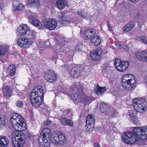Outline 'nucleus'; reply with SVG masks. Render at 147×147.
<instances>
[{"mask_svg": "<svg viewBox=\"0 0 147 147\" xmlns=\"http://www.w3.org/2000/svg\"><path fill=\"white\" fill-rule=\"evenodd\" d=\"M135 25L134 22L133 21L129 22L128 24L125 25L123 27V32H129L131 30Z\"/></svg>", "mask_w": 147, "mask_h": 147, "instance_id": "nucleus-21", "label": "nucleus"}, {"mask_svg": "<svg viewBox=\"0 0 147 147\" xmlns=\"http://www.w3.org/2000/svg\"><path fill=\"white\" fill-rule=\"evenodd\" d=\"M60 123L63 125H67L69 126H72L73 124V122L70 119L66 118H62L60 119Z\"/></svg>", "mask_w": 147, "mask_h": 147, "instance_id": "nucleus-27", "label": "nucleus"}, {"mask_svg": "<svg viewBox=\"0 0 147 147\" xmlns=\"http://www.w3.org/2000/svg\"><path fill=\"white\" fill-rule=\"evenodd\" d=\"M131 120L134 124L138 125H140V123L138 117L133 118Z\"/></svg>", "mask_w": 147, "mask_h": 147, "instance_id": "nucleus-33", "label": "nucleus"}, {"mask_svg": "<svg viewBox=\"0 0 147 147\" xmlns=\"http://www.w3.org/2000/svg\"><path fill=\"white\" fill-rule=\"evenodd\" d=\"M5 0H1L0 2V9L2 10L4 7V3L5 2Z\"/></svg>", "mask_w": 147, "mask_h": 147, "instance_id": "nucleus-39", "label": "nucleus"}, {"mask_svg": "<svg viewBox=\"0 0 147 147\" xmlns=\"http://www.w3.org/2000/svg\"><path fill=\"white\" fill-rule=\"evenodd\" d=\"M9 141L5 136H0V147H7L9 144Z\"/></svg>", "mask_w": 147, "mask_h": 147, "instance_id": "nucleus-22", "label": "nucleus"}, {"mask_svg": "<svg viewBox=\"0 0 147 147\" xmlns=\"http://www.w3.org/2000/svg\"><path fill=\"white\" fill-rule=\"evenodd\" d=\"M114 65L118 71L123 72L126 71L128 68L129 62L128 61H121L117 59L115 61Z\"/></svg>", "mask_w": 147, "mask_h": 147, "instance_id": "nucleus-10", "label": "nucleus"}, {"mask_svg": "<svg viewBox=\"0 0 147 147\" xmlns=\"http://www.w3.org/2000/svg\"><path fill=\"white\" fill-rule=\"evenodd\" d=\"M43 92L42 86H36L32 89L30 95L32 96H38V97H42L43 98L44 95Z\"/></svg>", "mask_w": 147, "mask_h": 147, "instance_id": "nucleus-18", "label": "nucleus"}, {"mask_svg": "<svg viewBox=\"0 0 147 147\" xmlns=\"http://www.w3.org/2000/svg\"><path fill=\"white\" fill-rule=\"evenodd\" d=\"M135 58L141 61L147 62V51L146 50L138 51L135 53Z\"/></svg>", "mask_w": 147, "mask_h": 147, "instance_id": "nucleus-15", "label": "nucleus"}, {"mask_svg": "<svg viewBox=\"0 0 147 147\" xmlns=\"http://www.w3.org/2000/svg\"><path fill=\"white\" fill-rule=\"evenodd\" d=\"M89 30L88 29H86L83 32L84 35L88 36L90 35L89 34Z\"/></svg>", "mask_w": 147, "mask_h": 147, "instance_id": "nucleus-44", "label": "nucleus"}, {"mask_svg": "<svg viewBox=\"0 0 147 147\" xmlns=\"http://www.w3.org/2000/svg\"><path fill=\"white\" fill-rule=\"evenodd\" d=\"M13 5L15 9H14V11H23L24 9V5L21 3L18 2V3L16 4L14 3Z\"/></svg>", "mask_w": 147, "mask_h": 147, "instance_id": "nucleus-31", "label": "nucleus"}, {"mask_svg": "<svg viewBox=\"0 0 147 147\" xmlns=\"http://www.w3.org/2000/svg\"><path fill=\"white\" fill-rule=\"evenodd\" d=\"M10 121L13 127L17 130L23 131L26 128L24 119L19 114L13 113L10 116Z\"/></svg>", "mask_w": 147, "mask_h": 147, "instance_id": "nucleus-3", "label": "nucleus"}, {"mask_svg": "<svg viewBox=\"0 0 147 147\" xmlns=\"http://www.w3.org/2000/svg\"><path fill=\"white\" fill-rule=\"evenodd\" d=\"M127 85L126 86V87H125V88H124L125 89L127 90H131L133 88L131 84H130L129 83H128Z\"/></svg>", "mask_w": 147, "mask_h": 147, "instance_id": "nucleus-41", "label": "nucleus"}, {"mask_svg": "<svg viewBox=\"0 0 147 147\" xmlns=\"http://www.w3.org/2000/svg\"><path fill=\"white\" fill-rule=\"evenodd\" d=\"M47 81L50 83L55 82L57 79V75L53 71H49L45 73L44 76Z\"/></svg>", "mask_w": 147, "mask_h": 147, "instance_id": "nucleus-14", "label": "nucleus"}, {"mask_svg": "<svg viewBox=\"0 0 147 147\" xmlns=\"http://www.w3.org/2000/svg\"><path fill=\"white\" fill-rule=\"evenodd\" d=\"M127 81H128L129 84H131L133 88H134L136 85L137 82L136 80L134 79V76L133 77V78H131V79L127 80Z\"/></svg>", "mask_w": 147, "mask_h": 147, "instance_id": "nucleus-32", "label": "nucleus"}, {"mask_svg": "<svg viewBox=\"0 0 147 147\" xmlns=\"http://www.w3.org/2000/svg\"><path fill=\"white\" fill-rule=\"evenodd\" d=\"M28 18L30 23L36 27H38L40 29L42 28L41 26H42V22L41 23L40 21L34 16L30 15L28 16Z\"/></svg>", "mask_w": 147, "mask_h": 147, "instance_id": "nucleus-19", "label": "nucleus"}, {"mask_svg": "<svg viewBox=\"0 0 147 147\" xmlns=\"http://www.w3.org/2000/svg\"><path fill=\"white\" fill-rule=\"evenodd\" d=\"M3 92L5 98H7L11 96L12 92L9 86H7L5 87H3Z\"/></svg>", "mask_w": 147, "mask_h": 147, "instance_id": "nucleus-23", "label": "nucleus"}, {"mask_svg": "<svg viewBox=\"0 0 147 147\" xmlns=\"http://www.w3.org/2000/svg\"><path fill=\"white\" fill-rule=\"evenodd\" d=\"M71 111V109H68L67 110V113H69V112H70V111Z\"/></svg>", "mask_w": 147, "mask_h": 147, "instance_id": "nucleus-55", "label": "nucleus"}, {"mask_svg": "<svg viewBox=\"0 0 147 147\" xmlns=\"http://www.w3.org/2000/svg\"><path fill=\"white\" fill-rule=\"evenodd\" d=\"M29 30V27L26 24L22 25L17 29V38L22 37L26 34V32Z\"/></svg>", "mask_w": 147, "mask_h": 147, "instance_id": "nucleus-17", "label": "nucleus"}, {"mask_svg": "<svg viewBox=\"0 0 147 147\" xmlns=\"http://www.w3.org/2000/svg\"><path fill=\"white\" fill-rule=\"evenodd\" d=\"M100 110L101 113L103 115H109L111 116L115 115V112L110 106L107 104L101 102L100 105Z\"/></svg>", "mask_w": 147, "mask_h": 147, "instance_id": "nucleus-7", "label": "nucleus"}, {"mask_svg": "<svg viewBox=\"0 0 147 147\" xmlns=\"http://www.w3.org/2000/svg\"><path fill=\"white\" fill-rule=\"evenodd\" d=\"M91 35H84L83 38L85 40H88L91 38Z\"/></svg>", "mask_w": 147, "mask_h": 147, "instance_id": "nucleus-43", "label": "nucleus"}, {"mask_svg": "<svg viewBox=\"0 0 147 147\" xmlns=\"http://www.w3.org/2000/svg\"><path fill=\"white\" fill-rule=\"evenodd\" d=\"M40 0H28L27 5L30 7H34L38 8L40 6Z\"/></svg>", "mask_w": 147, "mask_h": 147, "instance_id": "nucleus-20", "label": "nucleus"}, {"mask_svg": "<svg viewBox=\"0 0 147 147\" xmlns=\"http://www.w3.org/2000/svg\"><path fill=\"white\" fill-rule=\"evenodd\" d=\"M79 47H80V46L79 45L76 46L75 47V51H79L80 50Z\"/></svg>", "mask_w": 147, "mask_h": 147, "instance_id": "nucleus-47", "label": "nucleus"}, {"mask_svg": "<svg viewBox=\"0 0 147 147\" xmlns=\"http://www.w3.org/2000/svg\"><path fill=\"white\" fill-rule=\"evenodd\" d=\"M121 84L122 86L124 88H125V87H126V86L127 85V84H128V83H129L128 82V81H127V80H125L123 79L122 80V81L121 82Z\"/></svg>", "mask_w": 147, "mask_h": 147, "instance_id": "nucleus-37", "label": "nucleus"}, {"mask_svg": "<svg viewBox=\"0 0 147 147\" xmlns=\"http://www.w3.org/2000/svg\"><path fill=\"white\" fill-rule=\"evenodd\" d=\"M61 22L63 24H67L69 23V22L66 20H65L63 19V18H61Z\"/></svg>", "mask_w": 147, "mask_h": 147, "instance_id": "nucleus-42", "label": "nucleus"}, {"mask_svg": "<svg viewBox=\"0 0 147 147\" xmlns=\"http://www.w3.org/2000/svg\"><path fill=\"white\" fill-rule=\"evenodd\" d=\"M87 29L89 30V32L90 33L91 35H93L95 34L96 33V30L95 29L89 28Z\"/></svg>", "mask_w": 147, "mask_h": 147, "instance_id": "nucleus-40", "label": "nucleus"}, {"mask_svg": "<svg viewBox=\"0 0 147 147\" xmlns=\"http://www.w3.org/2000/svg\"><path fill=\"white\" fill-rule=\"evenodd\" d=\"M107 24L108 27V30L110 31H111L112 30V28L111 26H110L109 24V21H107Z\"/></svg>", "mask_w": 147, "mask_h": 147, "instance_id": "nucleus-45", "label": "nucleus"}, {"mask_svg": "<svg viewBox=\"0 0 147 147\" xmlns=\"http://www.w3.org/2000/svg\"><path fill=\"white\" fill-rule=\"evenodd\" d=\"M16 70L15 65L11 64L8 67L7 71L9 75L11 76H13L15 75Z\"/></svg>", "mask_w": 147, "mask_h": 147, "instance_id": "nucleus-26", "label": "nucleus"}, {"mask_svg": "<svg viewBox=\"0 0 147 147\" xmlns=\"http://www.w3.org/2000/svg\"><path fill=\"white\" fill-rule=\"evenodd\" d=\"M30 100L31 104L35 107L38 108L43 105L42 103L43 98L42 97L30 95Z\"/></svg>", "mask_w": 147, "mask_h": 147, "instance_id": "nucleus-12", "label": "nucleus"}, {"mask_svg": "<svg viewBox=\"0 0 147 147\" xmlns=\"http://www.w3.org/2000/svg\"><path fill=\"white\" fill-rule=\"evenodd\" d=\"M57 57V55L56 53L54 54L53 57V59H54L56 60Z\"/></svg>", "mask_w": 147, "mask_h": 147, "instance_id": "nucleus-49", "label": "nucleus"}, {"mask_svg": "<svg viewBox=\"0 0 147 147\" xmlns=\"http://www.w3.org/2000/svg\"><path fill=\"white\" fill-rule=\"evenodd\" d=\"M78 15L80 16H82V12L80 11L78 12Z\"/></svg>", "mask_w": 147, "mask_h": 147, "instance_id": "nucleus-54", "label": "nucleus"}, {"mask_svg": "<svg viewBox=\"0 0 147 147\" xmlns=\"http://www.w3.org/2000/svg\"><path fill=\"white\" fill-rule=\"evenodd\" d=\"M12 143L14 147H23L26 140L25 134L20 132H14L12 135Z\"/></svg>", "mask_w": 147, "mask_h": 147, "instance_id": "nucleus-5", "label": "nucleus"}, {"mask_svg": "<svg viewBox=\"0 0 147 147\" xmlns=\"http://www.w3.org/2000/svg\"><path fill=\"white\" fill-rule=\"evenodd\" d=\"M94 145L95 147H100V146L98 143H95Z\"/></svg>", "mask_w": 147, "mask_h": 147, "instance_id": "nucleus-52", "label": "nucleus"}, {"mask_svg": "<svg viewBox=\"0 0 147 147\" xmlns=\"http://www.w3.org/2000/svg\"><path fill=\"white\" fill-rule=\"evenodd\" d=\"M8 49L7 46L0 45V57L3 56L6 53Z\"/></svg>", "mask_w": 147, "mask_h": 147, "instance_id": "nucleus-30", "label": "nucleus"}, {"mask_svg": "<svg viewBox=\"0 0 147 147\" xmlns=\"http://www.w3.org/2000/svg\"><path fill=\"white\" fill-rule=\"evenodd\" d=\"M16 105L18 107H22L23 106L24 103L22 101L19 100L17 101Z\"/></svg>", "mask_w": 147, "mask_h": 147, "instance_id": "nucleus-36", "label": "nucleus"}, {"mask_svg": "<svg viewBox=\"0 0 147 147\" xmlns=\"http://www.w3.org/2000/svg\"><path fill=\"white\" fill-rule=\"evenodd\" d=\"M70 91L72 99L74 100L82 99L84 94L83 86L79 82L74 83L70 88Z\"/></svg>", "mask_w": 147, "mask_h": 147, "instance_id": "nucleus-6", "label": "nucleus"}, {"mask_svg": "<svg viewBox=\"0 0 147 147\" xmlns=\"http://www.w3.org/2000/svg\"><path fill=\"white\" fill-rule=\"evenodd\" d=\"M40 108L42 109H44L45 108V107H40Z\"/></svg>", "mask_w": 147, "mask_h": 147, "instance_id": "nucleus-57", "label": "nucleus"}, {"mask_svg": "<svg viewBox=\"0 0 147 147\" xmlns=\"http://www.w3.org/2000/svg\"><path fill=\"white\" fill-rule=\"evenodd\" d=\"M61 13L62 14V15L61 17V18H64V16L65 15V13L63 12H61Z\"/></svg>", "mask_w": 147, "mask_h": 147, "instance_id": "nucleus-53", "label": "nucleus"}, {"mask_svg": "<svg viewBox=\"0 0 147 147\" xmlns=\"http://www.w3.org/2000/svg\"><path fill=\"white\" fill-rule=\"evenodd\" d=\"M67 2L66 0H58L56 3L57 7L61 9L64 8L67 5Z\"/></svg>", "mask_w": 147, "mask_h": 147, "instance_id": "nucleus-25", "label": "nucleus"}, {"mask_svg": "<svg viewBox=\"0 0 147 147\" xmlns=\"http://www.w3.org/2000/svg\"><path fill=\"white\" fill-rule=\"evenodd\" d=\"M1 61L3 63H4L6 61L5 60H3V59H1Z\"/></svg>", "mask_w": 147, "mask_h": 147, "instance_id": "nucleus-56", "label": "nucleus"}, {"mask_svg": "<svg viewBox=\"0 0 147 147\" xmlns=\"http://www.w3.org/2000/svg\"><path fill=\"white\" fill-rule=\"evenodd\" d=\"M117 45L119 47H120L121 46V45H119V43H118V44Z\"/></svg>", "mask_w": 147, "mask_h": 147, "instance_id": "nucleus-58", "label": "nucleus"}, {"mask_svg": "<svg viewBox=\"0 0 147 147\" xmlns=\"http://www.w3.org/2000/svg\"><path fill=\"white\" fill-rule=\"evenodd\" d=\"M140 16V13H136L135 16V17L134 18V19H138L139 18V17Z\"/></svg>", "mask_w": 147, "mask_h": 147, "instance_id": "nucleus-48", "label": "nucleus"}, {"mask_svg": "<svg viewBox=\"0 0 147 147\" xmlns=\"http://www.w3.org/2000/svg\"><path fill=\"white\" fill-rule=\"evenodd\" d=\"M141 41L143 42L145 44L147 45V37L146 36H142L139 37Z\"/></svg>", "mask_w": 147, "mask_h": 147, "instance_id": "nucleus-35", "label": "nucleus"}, {"mask_svg": "<svg viewBox=\"0 0 147 147\" xmlns=\"http://www.w3.org/2000/svg\"><path fill=\"white\" fill-rule=\"evenodd\" d=\"M144 82L147 85V75L144 78Z\"/></svg>", "mask_w": 147, "mask_h": 147, "instance_id": "nucleus-51", "label": "nucleus"}, {"mask_svg": "<svg viewBox=\"0 0 147 147\" xmlns=\"http://www.w3.org/2000/svg\"><path fill=\"white\" fill-rule=\"evenodd\" d=\"M102 50L101 48L95 49L90 53V56L91 59L94 61H98L101 58L102 55Z\"/></svg>", "mask_w": 147, "mask_h": 147, "instance_id": "nucleus-16", "label": "nucleus"}, {"mask_svg": "<svg viewBox=\"0 0 147 147\" xmlns=\"http://www.w3.org/2000/svg\"><path fill=\"white\" fill-rule=\"evenodd\" d=\"M124 135L125 137H122V140L126 144H134L139 139L145 141L147 139V128L134 127L133 132L128 131L124 132Z\"/></svg>", "mask_w": 147, "mask_h": 147, "instance_id": "nucleus-2", "label": "nucleus"}, {"mask_svg": "<svg viewBox=\"0 0 147 147\" xmlns=\"http://www.w3.org/2000/svg\"><path fill=\"white\" fill-rule=\"evenodd\" d=\"M84 67L80 65L74 67L70 72L71 75L73 77L76 78L79 77L82 74V72L85 71H84Z\"/></svg>", "mask_w": 147, "mask_h": 147, "instance_id": "nucleus-13", "label": "nucleus"}, {"mask_svg": "<svg viewBox=\"0 0 147 147\" xmlns=\"http://www.w3.org/2000/svg\"><path fill=\"white\" fill-rule=\"evenodd\" d=\"M52 121L49 119H48L45 121L44 123V125L45 126H48L51 124Z\"/></svg>", "mask_w": 147, "mask_h": 147, "instance_id": "nucleus-38", "label": "nucleus"}, {"mask_svg": "<svg viewBox=\"0 0 147 147\" xmlns=\"http://www.w3.org/2000/svg\"><path fill=\"white\" fill-rule=\"evenodd\" d=\"M81 17L83 18H86V16L85 14L84 13L81 16Z\"/></svg>", "mask_w": 147, "mask_h": 147, "instance_id": "nucleus-50", "label": "nucleus"}, {"mask_svg": "<svg viewBox=\"0 0 147 147\" xmlns=\"http://www.w3.org/2000/svg\"><path fill=\"white\" fill-rule=\"evenodd\" d=\"M106 88L105 87H98L97 88L94 89V92L98 95H101L103 94L106 91Z\"/></svg>", "mask_w": 147, "mask_h": 147, "instance_id": "nucleus-28", "label": "nucleus"}, {"mask_svg": "<svg viewBox=\"0 0 147 147\" xmlns=\"http://www.w3.org/2000/svg\"><path fill=\"white\" fill-rule=\"evenodd\" d=\"M101 39L98 36H94L91 38V42L95 46H97L100 45Z\"/></svg>", "mask_w": 147, "mask_h": 147, "instance_id": "nucleus-24", "label": "nucleus"}, {"mask_svg": "<svg viewBox=\"0 0 147 147\" xmlns=\"http://www.w3.org/2000/svg\"><path fill=\"white\" fill-rule=\"evenodd\" d=\"M134 111H130L129 115L131 119L137 117V113L140 111H144L147 107V103L144 99L137 98L133 99L132 101Z\"/></svg>", "mask_w": 147, "mask_h": 147, "instance_id": "nucleus-4", "label": "nucleus"}, {"mask_svg": "<svg viewBox=\"0 0 147 147\" xmlns=\"http://www.w3.org/2000/svg\"><path fill=\"white\" fill-rule=\"evenodd\" d=\"M123 48L126 51H127L129 49V47L127 44H125L124 45Z\"/></svg>", "mask_w": 147, "mask_h": 147, "instance_id": "nucleus-46", "label": "nucleus"}, {"mask_svg": "<svg viewBox=\"0 0 147 147\" xmlns=\"http://www.w3.org/2000/svg\"><path fill=\"white\" fill-rule=\"evenodd\" d=\"M81 101L83 102H85V103H90V98L89 96H85L84 98L81 100Z\"/></svg>", "mask_w": 147, "mask_h": 147, "instance_id": "nucleus-34", "label": "nucleus"}, {"mask_svg": "<svg viewBox=\"0 0 147 147\" xmlns=\"http://www.w3.org/2000/svg\"><path fill=\"white\" fill-rule=\"evenodd\" d=\"M57 22L53 19H49L48 20H43L42 21L41 27L43 29L44 28L50 30H54L57 26Z\"/></svg>", "mask_w": 147, "mask_h": 147, "instance_id": "nucleus-8", "label": "nucleus"}, {"mask_svg": "<svg viewBox=\"0 0 147 147\" xmlns=\"http://www.w3.org/2000/svg\"><path fill=\"white\" fill-rule=\"evenodd\" d=\"M6 117L5 115L0 116V130L4 129L5 125Z\"/></svg>", "mask_w": 147, "mask_h": 147, "instance_id": "nucleus-29", "label": "nucleus"}, {"mask_svg": "<svg viewBox=\"0 0 147 147\" xmlns=\"http://www.w3.org/2000/svg\"><path fill=\"white\" fill-rule=\"evenodd\" d=\"M26 136L29 140L32 142L37 140L38 138L39 144L40 147H50L49 140L51 143L56 145H63L66 141L65 136L62 133L56 134L51 136V131L49 129L44 128L41 132L40 135L38 137L36 135H34L32 133L27 132Z\"/></svg>", "mask_w": 147, "mask_h": 147, "instance_id": "nucleus-1", "label": "nucleus"}, {"mask_svg": "<svg viewBox=\"0 0 147 147\" xmlns=\"http://www.w3.org/2000/svg\"><path fill=\"white\" fill-rule=\"evenodd\" d=\"M95 122L94 116L92 114H89L86 121V129L89 132L92 131L94 126Z\"/></svg>", "mask_w": 147, "mask_h": 147, "instance_id": "nucleus-11", "label": "nucleus"}, {"mask_svg": "<svg viewBox=\"0 0 147 147\" xmlns=\"http://www.w3.org/2000/svg\"><path fill=\"white\" fill-rule=\"evenodd\" d=\"M46 43H48L49 44H50L49 42H48V41L46 42L45 43V44Z\"/></svg>", "mask_w": 147, "mask_h": 147, "instance_id": "nucleus-59", "label": "nucleus"}, {"mask_svg": "<svg viewBox=\"0 0 147 147\" xmlns=\"http://www.w3.org/2000/svg\"><path fill=\"white\" fill-rule=\"evenodd\" d=\"M16 39L18 45L22 48H28L32 45L33 43L30 39L27 37H20Z\"/></svg>", "mask_w": 147, "mask_h": 147, "instance_id": "nucleus-9", "label": "nucleus"}]
</instances>
